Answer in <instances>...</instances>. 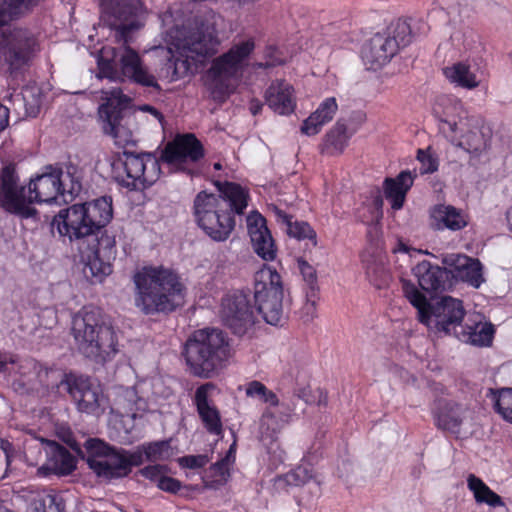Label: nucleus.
Returning <instances> with one entry per match:
<instances>
[{
	"mask_svg": "<svg viewBox=\"0 0 512 512\" xmlns=\"http://www.w3.org/2000/svg\"><path fill=\"white\" fill-rule=\"evenodd\" d=\"M100 19L104 25L114 30V38L120 44L115 49L113 59H99V76L113 81L129 80L140 86L159 92L161 86L156 77L143 64L137 51L128 46L132 34L142 23L140 15L143 5L140 0H101Z\"/></svg>",
	"mask_w": 512,
	"mask_h": 512,
	"instance_id": "obj_1",
	"label": "nucleus"
},
{
	"mask_svg": "<svg viewBox=\"0 0 512 512\" xmlns=\"http://www.w3.org/2000/svg\"><path fill=\"white\" fill-rule=\"evenodd\" d=\"M81 179V170L73 164L64 168L47 165L41 174L30 180L26 195L15 168L7 165L0 173V207L11 214L29 218L34 213L29 206L33 202H71L82 190Z\"/></svg>",
	"mask_w": 512,
	"mask_h": 512,
	"instance_id": "obj_2",
	"label": "nucleus"
},
{
	"mask_svg": "<svg viewBox=\"0 0 512 512\" xmlns=\"http://www.w3.org/2000/svg\"><path fill=\"white\" fill-rule=\"evenodd\" d=\"M219 194L199 192L194 199L197 225L214 241L228 239L235 228V215H242L248 206L249 194L241 185L216 181Z\"/></svg>",
	"mask_w": 512,
	"mask_h": 512,
	"instance_id": "obj_3",
	"label": "nucleus"
},
{
	"mask_svg": "<svg viewBox=\"0 0 512 512\" xmlns=\"http://www.w3.org/2000/svg\"><path fill=\"white\" fill-rule=\"evenodd\" d=\"M87 449L91 452L87 463L90 469L104 480L119 479L127 476L132 467L147 461H165L173 457L174 451L169 440L145 443L136 451L116 449L99 439H89Z\"/></svg>",
	"mask_w": 512,
	"mask_h": 512,
	"instance_id": "obj_4",
	"label": "nucleus"
},
{
	"mask_svg": "<svg viewBox=\"0 0 512 512\" xmlns=\"http://www.w3.org/2000/svg\"><path fill=\"white\" fill-rule=\"evenodd\" d=\"M135 306L145 315L168 314L185 303L186 286L174 270L145 266L134 275Z\"/></svg>",
	"mask_w": 512,
	"mask_h": 512,
	"instance_id": "obj_5",
	"label": "nucleus"
},
{
	"mask_svg": "<svg viewBox=\"0 0 512 512\" xmlns=\"http://www.w3.org/2000/svg\"><path fill=\"white\" fill-rule=\"evenodd\" d=\"M165 42L172 55L165 64L166 76L171 81L193 74L198 64L217 52L220 44L216 35L190 25H175L166 32Z\"/></svg>",
	"mask_w": 512,
	"mask_h": 512,
	"instance_id": "obj_6",
	"label": "nucleus"
},
{
	"mask_svg": "<svg viewBox=\"0 0 512 512\" xmlns=\"http://www.w3.org/2000/svg\"><path fill=\"white\" fill-rule=\"evenodd\" d=\"M72 335L78 351L96 363H105L118 353V339L102 311L85 306L72 319Z\"/></svg>",
	"mask_w": 512,
	"mask_h": 512,
	"instance_id": "obj_7",
	"label": "nucleus"
},
{
	"mask_svg": "<svg viewBox=\"0 0 512 512\" xmlns=\"http://www.w3.org/2000/svg\"><path fill=\"white\" fill-rule=\"evenodd\" d=\"M229 355L228 337L217 328L195 331L184 346V357L190 373L199 378H211Z\"/></svg>",
	"mask_w": 512,
	"mask_h": 512,
	"instance_id": "obj_8",
	"label": "nucleus"
},
{
	"mask_svg": "<svg viewBox=\"0 0 512 512\" xmlns=\"http://www.w3.org/2000/svg\"><path fill=\"white\" fill-rule=\"evenodd\" d=\"M401 283L404 296L417 309L422 324L445 334L453 333L457 338V333L464 327L465 310L461 300L444 296L431 305L410 280L403 279Z\"/></svg>",
	"mask_w": 512,
	"mask_h": 512,
	"instance_id": "obj_9",
	"label": "nucleus"
},
{
	"mask_svg": "<svg viewBox=\"0 0 512 512\" xmlns=\"http://www.w3.org/2000/svg\"><path fill=\"white\" fill-rule=\"evenodd\" d=\"M255 49L253 38L234 43L216 57L205 74V85L215 101L223 102L233 92V80L238 79Z\"/></svg>",
	"mask_w": 512,
	"mask_h": 512,
	"instance_id": "obj_10",
	"label": "nucleus"
},
{
	"mask_svg": "<svg viewBox=\"0 0 512 512\" xmlns=\"http://www.w3.org/2000/svg\"><path fill=\"white\" fill-rule=\"evenodd\" d=\"M450 105L439 116V130L446 137L454 140L459 135L458 146L468 153L479 154L487 147L488 134L484 131L483 119L469 115L464 111L460 101L442 99Z\"/></svg>",
	"mask_w": 512,
	"mask_h": 512,
	"instance_id": "obj_11",
	"label": "nucleus"
},
{
	"mask_svg": "<svg viewBox=\"0 0 512 512\" xmlns=\"http://www.w3.org/2000/svg\"><path fill=\"white\" fill-rule=\"evenodd\" d=\"M39 51L38 37L28 28L14 27L0 34V64L11 76L28 68Z\"/></svg>",
	"mask_w": 512,
	"mask_h": 512,
	"instance_id": "obj_12",
	"label": "nucleus"
},
{
	"mask_svg": "<svg viewBox=\"0 0 512 512\" xmlns=\"http://www.w3.org/2000/svg\"><path fill=\"white\" fill-rule=\"evenodd\" d=\"M413 35L410 24L398 19L385 31L376 33L362 48L361 56L370 70H377L389 63L400 48L408 46Z\"/></svg>",
	"mask_w": 512,
	"mask_h": 512,
	"instance_id": "obj_13",
	"label": "nucleus"
},
{
	"mask_svg": "<svg viewBox=\"0 0 512 512\" xmlns=\"http://www.w3.org/2000/svg\"><path fill=\"white\" fill-rule=\"evenodd\" d=\"M254 300L266 323L278 325L283 318V284L280 274L268 265L255 273Z\"/></svg>",
	"mask_w": 512,
	"mask_h": 512,
	"instance_id": "obj_14",
	"label": "nucleus"
},
{
	"mask_svg": "<svg viewBox=\"0 0 512 512\" xmlns=\"http://www.w3.org/2000/svg\"><path fill=\"white\" fill-rule=\"evenodd\" d=\"M83 273L92 283H101L112 272V262L116 258V240L114 235L105 231L100 238L87 246L80 247Z\"/></svg>",
	"mask_w": 512,
	"mask_h": 512,
	"instance_id": "obj_15",
	"label": "nucleus"
},
{
	"mask_svg": "<svg viewBox=\"0 0 512 512\" xmlns=\"http://www.w3.org/2000/svg\"><path fill=\"white\" fill-rule=\"evenodd\" d=\"M219 317L234 334H246L255 323L254 306L250 293L244 290L227 292L220 301Z\"/></svg>",
	"mask_w": 512,
	"mask_h": 512,
	"instance_id": "obj_16",
	"label": "nucleus"
},
{
	"mask_svg": "<svg viewBox=\"0 0 512 512\" xmlns=\"http://www.w3.org/2000/svg\"><path fill=\"white\" fill-rule=\"evenodd\" d=\"M122 162L125 176L118 175L117 181L130 190L144 189L153 185L161 173L160 161L151 153H124Z\"/></svg>",
	"mask_w": 512,
	"mask_h": 512,
	"instance_id": "obj_17",
	"label": "nucleus"
},
{
	"mask_svg": "<svg viewBox=\"0 0 512 512\" xmlns=\"http://www.w3.org/2000/svg\"><path fill=\"white\" fill-rule=\"evenodd\" d=\"M51 231H57L61 237H68L70 241L84 240L87 244L99 238L82 204H74L60 210L53 217Z\"/></svg>",
	"mask_w": 512,
	"mask_h": 512,
	"instance_id": "obj_18",
	"label": "nucleus"
},
{
	"mask_svg": "<svg viewBox=\"0 0 512 512\" xmlns=\"http://www.w3.org/2000/svg\"><path fill=\"white\" fill-rule=\"evenodd\" d=\"M105 94L107 102L99 107L104 133L114 138L117 144H126L130 141L131 135L122 124L124 116L119 104L128 102L129 98L120 88H112Z\"/></svg>",
	"mask_w": 512,
	"mask_h": 512,
	"instance_id": "obj_19",
	"label": "nucleus"
},
{
	"mask_svg": "<svg viewBox=\"0 0 512 512\" xmlns=\"http://www.w3.org/2000/svg\"><path fill=\"white\" fill-rule=\"evenodd\" d=\"M68 394L81 413L100 415L105 411V397L101 386L90 377L77 374Z\"/></svg>",
	"mask_w": 512,
	"mask_h": 512,
	"instance_id": "obj_20",
	"label": "nucleus"
},
{
	"mask_svg": "<svg viewBox=\"0 0 512 512\" xmlns=\"http://www.w3.org/2000/svg\"><path fill=\"white\" fill-rule=\"evenodd\" d=\"M204 156L201 142L194 134L188 133L177 136L172 142L167 143L162 151L161 160L169 165L183 169V165L196 162Z\"/></svg>",
	"mask_w": 512,
	"mask_h": 512,
	"instance_id": "obj_21",
	"label": "nucleus"
},
{
	"mask_svg": "<svg viewBox=\"0 0 512 512\" xmlns=\"http://www.w3.org/2000/svg\"><path fill=\"white\" fill-rule=\"evenodd\" d=\"M247 229L255 253L266 261L274 260L276 247L266 225V219L257 211L247 216Z\"/></svg>",
	"mask_w": 512,
	"mask_h": 512,
	"instance_id": "obj_22",
	"label": "nucleus"
},
{
	"mask_svg": "<svg viewBox=\"0 0 512 512\" xmlns=\"http://www.w3.org/2000/svg\"><path fill=\"white\" fill-rule=\"evenodd\" d=\"M215 389L211 382L199 386L194 395V404L198 415L208 433L220 436L223 432L221 416L218 409L210 403V392Z\"/></svg>",
	"mask_w": 512,
	"mask_h": 512,
	"instance_id": "obj_23",
	"label": "nucleus"
},
{
	"mask_svg": "<svg viewBox=\"0 0 512 512\" xmlns=\"http://www.w3.org/2000/svg\"><path fill=\"white\" fill-rule=\"evenodd\" d=\"M467 409L453 401L438 400L433 410L437 428L459 435L466 418Z\"/></svg>",
	"mask_w": 512,
	"mask_h": 512,
	"instance_id": "obj_24",
	"label": "nucleus"
},
{
	"mask_svg": "<svg viewBox=\"0 0 512 512\" xmlns=\"http://www.w3.org/2000/svg\"><path fill=\"white\" fill-rule=\"evenodd\" d=\"M414 274L422 290L429 293H439L449 285L451 271L446 268L422 261L414 268Z\"/></svg>",
	"mask_w": 512,
	"mask_h": 512,
	"instance_id": "obj_25",
	"label": "nucleus"
},
{
	"mask_svg": "<svg viewBox=\"0 0 512 512\" xmlns=\"http://www.w3.org/2000/svg\"><path fill=\"white\" fill-rule=\"evenodd\" d=\"M265 102L271 110L279 115L293 113L296 101L292 85L284 80L273 81L265 92Z\"/></svg>",
	"mask_w": 512,
	"mask_h": 512,
	"instance_id": "obj_26",
	"label": "nucleus"
},
{
	"mask_svg": "<svg viewBox=\"0 0 512 512\" xmlns=\"http://www.w3.org/2000/svg\"><path fill=\"white\" fill-rule=\"evenodd\" d=\"M443 264L454 267L455 277L478 288L483 283L482 265L479 260L459 254L447 255L443 258Z\"/></svg>",
	"mask_w": 512,
	"mask_h": 512,
	"instance_id": "obj_27",
	"label": "nucleus"
},
{
	"mask_svg": "<svg viewBox=\"0 0 512 512\" xmlns=\"http://www.w3.org/2000/svg\"><path fill=\"white\" fill-rule=\"evenodd\" d=\"M47 461L41 469L55 475H69L76 468V459L64 446L48 441L46 445Z\"/></svg>",
	"mask_w": 512,
	"mask_h": 512,
	"instance_id": "obj_28",
	"label": "nucleus"
},
{
	"mask_svg": "<svg viewBox=\"0 0 512 512\" xmlns=\"http://www.w3.org/2000/svg\"><path fill=\"white\" fill-rule=\"evenodd\" d=\"M268 210L272 213L275 221L290 236L298 240L308 239L315 247L317 235L313 228L305 221H293V216L275 204H270Z\"/></svg>",
	"mask_w": 512,
	"mask_h": 512,
	"instance_id": "obj_29",
	"label": "nucleus"
},
{
	"mask_svg": "<svg viewBox=\"0 0 512 512\" xmlns=\"http://www.w3.org/2000/svg\"><path fill=\"white\" fill-rule=\"evenodd\" d=\"M362 264L370 283L378 289L388 285L390 276L385 265V257L378 249H366L362 255Z\"/></svg>",
	"mask_w": 512,
	"mask_h": 512,
	"instance_id": "obj_30",
	"label": "nucleus"
},
{
	"mask_svg": "<svg viewBox=\"0 0 512 512\" xmlns=\"http://www.w3.org/2000/svg\"><path fill=\"white\" fill-rule=\"evenodd\" d=\"M289 414L282 412L281 410L267 409L260 420V441L268 449L269 445H273L280 433L281 429L288 422Z\"/></svg>",
	"mask_w": 512,
	"mask_h": 512,
	"instance_id": "obj_31",
	"label": "nucleus"
},
{
	"mask_svg": "<svg viewBox=\"0 0 512 512\" xmlns=\"http://www.w3.org/2000/svg\"><path fill=\"white\" fill-rule=\"evenodd\" d=\"M414 182V176L408 170L402 171L396 178H386L384 181L385 197L391 201L394 210L403 207L405 197Z\"/></svg>",
	"mask_w": 512,
	"mask_h": 512,
	"instance_id": "obj_32",
	"label": "nucleus"
},
{
	"mask_svg": "<svg viewBox=\"0 0 512 512\" xmlns=\"http://www.w3.org/2000/svg\"><path fill=\"white\" fill-rule=\"evenodd\" d=\"M338 105L334 97L326 98L302 124L301 132L307 136H313L320 132L321 128L330 122Z\"/></svg>",
	"mask_w": 512,
	"mask_h": 512,
	"instance_id": "obj_33",
	"label": "nucleus"
},
{
	"mask_svg": "<svg viewBox=\"0 0 512 512\" xmlns=\"http://www.w3.org/2000/svg\"><path fill=\"white\" fill-rule=\"evenodd\" d=\"M433 225L438 230L449 229L458 231L467 225L465 215L461 210L450 205H437L431 212Z\"/></svg>",
	"mask_w": 512,
	"mask_h": 512,
	"instance_id": "obj_34",
	"label": "nucleus"
},
{
	"mask_svg": "<svg viewBox=\"0 0 512 512\" xmlns=\"http://www.w3.org/2000/svg\"><path fill=\"white\" fill-rule=\"evenodd\" d=\"M76 376L77 374L74 372H66L55 367H44L38 372L40 383L45 386L47 390L55 393H61L62 391L68 392Z\"/></svg>",
	"mask_w": 512,
	"mask_h": 512,
	"instance_id": "obj_35",
	"label": "nucleus"
},
{
	"mask_svg": "<svg viewBox=\"0 0 512 512\" xmlns=\"http://www.w3.org/2000/svg\"><path fill=\"white\" fill-rule=\"evenodd\" d=\"M82 206L97 232H100L113 217L112 198L110 196H102L93 201L82 203Z\"/></svg>",
	"mask_w": 512,
	"mask_h": 512,
	"instance_id": "obj_36",
	"label": "nucleus"
},
{
	"mask_svg": "<svg viewBox=\"0 0 512 512\" xmlns=\"http://www.w3.org/2000/svg\"><path fill=\"white\" fill-rule=\"evenodd\" d=\"M494 328L492 324L475 323L464 325L457 333V339L477 346H489L492 343Z\"/></svg>",
	"mask_w": 512,
	"mask_h": 512,
	"instance_id": "obj_37",
	"label": "nucleus"
},
{
	"mask_svg": "<svg viewBox=\"0 0 512 512\" xmlns=\"http://www.w3.org/2000/svg\"><path fill=\"white\" fill-rule=\"evenodd\" d=\"M445 77L451 82L465 89H474L479 86L474 73L470 71V67L462 62L453 64L443 69Z\"/></svg>",
	"mask_w": 512,
	"mask_h": 512,
	"instance_id": "obj_38",
	"label": "nucleus"
},
{
	"mask_svg": "<svg viewBox=\"0 0 512 512\" xmlns=\"http://www.w3.org/2000/svg\"><path fill=\"white\" fill-rule=\"evenodd\" d=\"M38 3L39 0H0V28Z\"/></svg>",
	"mask_w": 512,
	"mask_h": 512,
	"instance_id": "obj_39",
	"label": "nucleus"
},
{
	"mask_svg": "<svg viewBox=\"0 0 512 512\" xmlns=\"http://www.w3.org/2000/svg\"><path fill=\"white\" fill-rule=\"evenodd\" d=\"M350 135L343 120H338L325 136V145L335 152L341 153L347 146Z\"/></svg>",
	"mask_w": 512,
	"mask_h": 512,
	"instance_id": "obj_40",
	"label": "nucleus"
},
{
	"mask_svg": "<svg viewBox=\"0 0 512 512\" xmlns=\"http://www.w3.org/2000/svg\"><path fill=\"white\" fill-rule=\"evenodd\" d=\"M313 476L312 469L307 466H298L288 473L279 476L276 484L279 487L284 486H301L306 484Z\"/></svg>",
	"mask_w": 512,
	"mask_h": 512,
	"instance_id": "obj_41",
	"label": "nucleus"
},
{
	"mask_svg": "<svg viewBox=\"0 0 512 512\" xmlns=\"http://www.w3.org/2000/svg\"><path fill=\"white\" fill-rule=\"evenodd\" d=\"M496 411L512 423V388H504L498 392L490 390Z\"/></svg>",
	"mask_w": 512,
	"mask_h": 512,
	"instance_id": "obj_42",
	"label": "nucleus"
},
{
	"mask_svg": "<svg viewBox=\"0 0 512 512\" xmlns=\"http://www.w3.org/2000/svg\"><path fill=\"white\" fill-rule=\"evenodd\" d=\"M232 464L233 463L224 458H221L219 461L212 464L209 468V473L213 478V482L217 484L226 483L230 477V467Z\"/></svg>",
	"mask_w": 512,
	"mask_h": 512,
	"instance_id": "obj_43",
	"label": "nucleus"
},
{
	"mask_svg": "<svg viewBox=\"0 0 512 512\" xmlns=\"http://www.w3.org/2000/svg\"><path fill=\"white\" fill-rule=\"evenodd\" d=\"M468 489L473 493L476 502H481L483 498H487L492 490L484 483L482 479L469 474L467 477Z\"/></svg>",
	"mask_w": 512,
	"mask_h": 512,
	"instance_id": "obj_44",
	"label": "nucleus"
},
{
	"mask_svg": "<svg viewBox=\"0 0 512 512\" xmlns=\"http://www.w3.org/2000/svg\"><path fill=\"white\" fill-rule=\"evenodd\" d=\"M297 265L302 278L307 285V290L315 289L316 292H318L319 289L317 285V273L315 268L302 258L297 260Z\"/></svg>",
	"mask_w": 512,
	"mask_h": 512,
	"instance_id": "obj_45",
	"label": "nucleus"
},
{
	"mask_svg": "<svg viewBox=\"0 0 512 512\" xmlns=\"http://www.w3.org/2000/svg\"><path fill=\"white\" fill-rule=\"evenodd\" d=\"M417 160L420 162V173L429 174L438 170V160L432 155L430 149L417 151Z\"/></svg>",
	"mask_w": 512,
	"mask_h": 512,
	"instance_id": "obj_46",
	"label": "nucleus"
},
{
	"mask_svg": "<svg viewBox=\"0 0 512 512\" xmlns=\"http://www.w3.org/2000/svg\"><path fill=\"white\" fill-rule=\"evenodd\" d=\"M168 473V468L166 465H149L138 471V474L143 476L144 478L150 480L155 483L157 486L162 480L163 476Z\"/></svg>",
	"mask_w": 512,
	"mask_h": 512,
	"instance_id": "obj_47",
	"label": "nucleus"
},
{
	"mask_svg": "<svg viewBox=\"0 0 512 512\" xmlns=\"http://www.w3.org/2000/svg\"><path fill=\"white\" fill-rule=\"evenodd\" d=\"M317 300L318 292L315 289L306 290V302L302 307V317L306 322L315 318Z\"/></svg>",
	"mask_w": 512,
	"mask_h": 512,
	"instance_id": "obj_48",
	"label": "nucleus"
},
{
	"mask_svg": "<svg viewBox=\"0 0 512 512\" xmlns=\"http://www.w3.org/2000/svg\"><path fill=\"white\" fill-rule=\"evenodd\" d=\"M36 512H65V502L59 495H48Z\"/></svg>",
	"mask_w": 512,
	"mask_h": 512,
	"instance_id": "obj_49",
	"label": "nucleus"
},
{
	"mask_svg": "<svg viewBox=\"0 0 512 512\" xmlns=\"http://www.w3.org/2000/svg\"><path fill=\"white\" fill-rule=\"evenodd\" d=\"M265 62L258 63V68H271L284 63V59L280 56L279 50L274 46H269L265 50Z\"/></svg>",
	"mask_w": 512,
	"mask_h": 512,
	"instance_id": "obj_50",
	"label": "nucleus"
},
{
	"mask_svg": "<svg viewBox=\"0 0 512 512\" xmlns=\"http://www.w3.org/2000/svg\"><path fill=\"white\" fill-rule=\"evenodd\" d=\"M178 462L183 468L197 469L204 467L209 462V458L203 454L187 455L179 458Z\"/></svg>",
	"mask_w": 512,
	"mask_h": 512,
	"instance_id": "obj_51",
	"label": "nucleus"
},
{
	"mask_svg": "<svg viewBox=\"0 0 512 512\" xmlns=\"http://www.w3.org/2000/svg\"><path fill=\"white\" fill-rule=\"evenodd\" d=\"M157 487L165 492L176 494L181 489V482L165 474Z\"/></svg>",
	"mask_w": 512,
	"mask_h": 512,
	"instance_id": "obj_52",
	"label": "nucleus"
},
{
	"mask_svg": "<svg viewBox=\"0 0 512 512\" xmlns=\"http://www.w3.org/2000/svg\"><path fill=\"white\" fill-rule=\"evenodd\" d=\"M267 391V387L259 381H251L247 384L246 395L248 397L258 398L262 400Z\"/></svg>",
	"mask_w": 512,
	"mask_h": 512,
	"instance_id": "obj_53",
	"label": "nucleus"
},
{
	"mask_svg": "<svg viewBox=\"0 0 512 512\" xmlns=\"http://www.w3.org/2000/svg\"><path fill=\"white\" fill-rule=\"evenodd\" d=\"M17 362V355L10 352L0 351V373H5L7 371L8 364H16Z\"/></svg>",
	"mask_w": 512,
	"mask_h": 512,
	"instance_id": "obj_54",
	"label": "nucleus"
},
{
	"mask_svg": "<svg viewBox=\"0 0 512 512\" xmlns=\"http://www.w3.org/2000/svg\"><path fill=\"white\" fill-rule=\"evenodd\" d=\"M480 503H485L491 507H502L504 502L502 498L492 491L487 498H483Z\"/></svg>",
	"mask_w": 512,
	"mask_h": 512,
	"instance_id": "obj_55",
	"label": "nucleus"
},
{
	"mask_svg": "<svg viewBox=\"0 0 512 512\" xmlns=\"http://www.w3.org/2000/svg\"><path fill=\"white\" fill-rule=\"evenodd\" d=\"M262 401L270 404L272 406L270 409L280 410L278 408V405H279L278 397L276 396V394L273 391L267 389L265 396L262 398Z\"/></svg>",
	"mask_w": 512,
	"mask_h": 512,
	"instance_id": "obj_56",
	"label": "nucleus"
},
{
	"mask_svg": "<svg viewBox=\"0 0 512 512\" xmlns=\"http://www.w3.org/2000/svg\"><path fill=\"white\" fill-rule=\"evenodd\" d=\"M139 110L140 111H143V112H147V113H150L152 116H154L160 123L163 122L164 120V116L163 114L158 110L156 109L154 106H151V105H148V104H145V105H142L139 107Z\"/></svg>",
	"mask_w": 512,
	"mask_h": 512,
	"instance_id": "obj_57",
	"label": "nucleus"
},
{
	"mask_svg": "<svg viewBox=\"0 0 512 512\" xmlns=\"http://www.w3.org/2000/svg\"><path fill=\"white\" fill-rule=\"evenodd\" d=\"M9 124V109L0 103V132Z\"/></svg>",
	"mask_w": 512,
	"mask_h": 512,
	"instance_id": "obj_58",
	"label": "nucleus"
},
{
	"mask_svg": "<svg viewBox=\"0 0 512 512\" xmlns=\"http://www.w3.org/2000/svg\"><path fill=\"white\" fill-rule=\"evenodd\" d=\"M262 106L263 104L261 103V101H259L258 99H252L250 101V112L253 114V115H258L261 110H262Z\"/></svg>",
	"mask_w": 512,
	"mask_h": 512,
	"instance_id": "obj_59",
	"label": "nucleus"
},
{
	"mask_svg": "<svg viewBox=\"0 0 512 512\" xmlns=\"http://www.w3.org/2000/svg\"><path fill=\"white\" fill-rule=\"evenodd\" d=\"M0 448L4 451L7 459H9V453L12 451V444L8 440L1 439Z\"/></svg>",
	"mask_w": 512,
	"mask_h": 512,
	"instance_id": "obj_60",
	"label": "nucleus"
},
{
	"mask_svg": "<svg viewBox=\"0 0 512 512\" xmlns=\"http://www.w3.org/2000/svg\"><path fill=\"white\" fill-rule=\"evenodd\" d=\"M235 448H236V443L234 442L230 446L229 450L226 452V455L223 458L228 460L231 463H234V461H235Z\"/></svg>",
	"mask_w": 512,
	"mask_h": 512,
	"instance_id": "obj_61",
	"label": "nucleus"
},
{
	"mask_svg": "<svg viewBox=\"0 0 512 512\" xmlns=\"http://www.w3.org/2000/svg\"><path fill=\"white\" fill-rule=\"evenodd\" d=\"M409 248L406 244L399 242L397 246L394 248V252H408Z\"/></svg>",
	"mask_w": 512,
	"mask_h": 512,
	"instance_id": "obj_62",
	"label": "nucleus"
},
{
	"mask_svg": "<svg viewBox=\"0 0 512 512\" xmlns=\"http://www.w3.org/2000/svg\"><path fill=\"white\" fill-rule=\"evenodd\" d=\"M506 219L510 230L512 231V206L506 212Z\"/></svg>",
	"mask_w": 512,
	"mask_h": 512,
	"instance_id": "obj_63",
	"label": "nucleus"
},
{
	"mask_svg": "<svg viewBox=\"0 0 512 512\" xmlns=\"http://www.w3.org/2000/svg\"><path fill=\"white\" fill-rule=\"evenodd\" d=\"M374 204L377 208H381L382 207V204H383V201H382V198L377 195L374 199Z\"/></svg>",
	"mask_w": 512,
	"mask_h": 512,
	"instance_id": "obj_64",
	"label": "nucleus"
}]
</instances>
